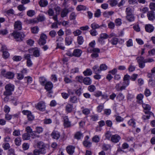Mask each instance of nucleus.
I'll list each match as a JSON object with an SVG mask.
<instances>
[{
    "mask_svg": "<svg viewBox=\"0 0 155 155\" xmlns=\"http://www.w3.org/2000/svg\"><path fill=\"white\" fill-rule=\"evenodd\" d=\"M91 120L93 121H96L98 120V116L97 114H94L91 116Z\"/></svg>",
    "mask_w": 155,
    "mask_h": 155,
    "instance_id": "obj_54",
    "label": "nucleus"
},
{
    "mask_svg": "<svg viewBox=\"0 0 155 155\" xmlns=\"http://www.w3.org/2000/svg\"><path fill=\"white\" fill-rule=\"evenodd\" d=\"M128 123L129 125L132 126L133 127L135 128L136 127V122H135V120L134 119H130L128 121Z\"/></svg>",
    "mask_w": 155,
    "mask_h": 155,
    "instance_id": "obj_40",
    "label": "nucleus"
},
{
    "mask_svg": "<svg viewBox=\"0 0 155 155\" xmlns=\"http://www.w3.org/2000/svg\"><path fill=\"white\" fill-rule=\"evenodd\" d=\"M121 137L117 134L113 135L111 136L110 140L113 143H117L121 140Z\"/></svg>",
    "mask_w": 155,
    "mask_h": 155,
    "instance_id": "obj_8",
    "label": "nucleus"
},
{
    "mask_svg": "<svg viewBox=\"0 0 155 155\" xmlns=\"http://www.w3.org/2000/svg\"><path fill=\"white\" fill-rule=\"evenodd\" d=\"M73 41V39L71 37H66L65 38V44L69 45L71 44Z\"/></svg>",
    "mask_w": 155,
    "mask_h": 155,
    "instance_id": "obj_27",
    "label": "nucleus"
},
{
    "mask_svg": "<svg viewBox=\"0 0 155 155\" xmlns=\"http://www.w3.org/2000/svg\"><path fill=\"white\" fill-rule=\"evenodd\" d=\"M114 116L115 117V120L117 122H122L124 120V119L120 116L115 115Z\"/></svg>",
    "mask_w": 155,
    "mask_h": 155,
    "instance_id": "obj_51",
    "label": "nucleus"
},
{
    "mask_svg": "<svg viewBox=\"0 0 155 155\" xmlns=\"http://www.w3.org/2000/svg\"><path fill=\"white\" fill-rule=\"evenodd\" d=\"M47 36L44 33H42L40 37V38L38 40V44L40 45H44L46 43V39Z\"/></svg>",
    "mask_w": 155,
    "mask_h": 155,
    "instance_id": "obj_5",
    "label": "nucleus"
},
{
    "mask_svg": "<svg viewBox=\"0 0 155 155\" xmlns=\"http://www.w3.org/2000/svg\"><path fill=\"white\" fill-rule=\"evenodd\" d=\"M146 115H144L143 116L142 118L144 120L149 119L151 115H153V114L150 111H144Z\"/></svg>",
    "mask_w": 155,
    "mask_h": 155,
    "instance_id": "obj_19",
    "label": "nucleus"
},
{
    "mask_svg": "<svg viewBox=\"0 0 155 155\" xmlns=\"http://www.w3.org/2000/svg\"><path fill=\"white\" fill-rule=\"evenodd\" d=\"M12 59L14 61H21L22 58L21 56H14Z\"/></svg>",
    "mask_w": 155,
    "mask_h": 155,
    "instance_id": "obj_59",
    "label": "nucleus"
},
{
    "mask_svg": "<svg viewBox=\"0 0 155 155\" xmlns=\"http://www.w3.org/2000/svg\"><path fill=\"white\" fill-rule=\"evenodd\" d=\"M30 53H33V55L35 57H38L40 56V51L37 48H32L29 49Z\"/></svg>",
    "mask_w": 155,
    "mask_h": 155,
    "instance_id": "obj_7",
    "label": "nucleus"
},
{
    "mask_svg": "<svg viewBox=\"0 0 155 155\" xmlns=\"http://www.w3.org/2000/svg\"><path fill=\"white\" fill-rule=\"evenodd\" d=\"M148 19L150 21H153L155 19V14L154 12H148L147 14Z\"/></svg>",
    "mask_w": 155,
    "mask_h": 155,
    "instance_id": "obj_12",
    "label": "nucleus"
},
{
    "mask_svg": "<svg viewBox=\"0 0 155 155\" xmlns=\"http://www.w3.org/2000/svg\"><path fill=\"white\" fill-rule=\"evenodd\" d=\"M14 76V74L13 73L11 72H7L5 78L9 79H12L13 78Z\"/></svg>",
    "mask_w": 155,
    "mask_h": 155,
    "instance_id": "obj_26",
    "label": "nucleus"
},
{
    "mask_svg": "<svg viewBox=\"0 0 155 155\" xmlns=\"http://www.w3.org/2000/svg\"><path fill=\"white\" fill-rule=\"evenodd\" d=\"M39 81L41 84L43 86H44L47 82L46 79L43 77H40L39 78Z\"/></svg>",
    "mask_w": 155,
    "mask_h": 155,
    "instance_id": "obj_45",
    "label": "nucleus"
},
{
    "mask_svg": "<svg viewBox=\"0 0 155 155\" xmlns=\"http://www.w3.org/2000/svg\"><path fill=\"white\" fill-rule=\"evenodd\" d=\"M14 85L11 84L6 85L5 87V91L4 92V95L6 96H10L12 94V92L14 91Z\"/></svg>",
    "mask_w": 155,
    "mask_h": 155,
    "instance_id": "obj_2",
    "label": "nucleus"
},
{
    "mask_svg": "<svg viewBox=\"0 0 155 155\" xmlns=\"http://www.w3.org/2000/svg\"><path fill=\"white\" fill-rule=\"evenodd\" d=\"M75 147L72 145H69L66 148L67 153L69 155H72L74 152Z\"/></svg>",
    "mask_w": 155,
    "mask_h": 155,
    "instance_id": "obj_10",
    "label": "nucleus"
},
{
    "mask_svg": "<svg viewBox=\"0 0 155 155\" xmlns=\"http://www.w3.org/2000/svg\"><path fill=\"white\" fill-rule=\"evenodd\" d=\"M83 73L85 76L91 75L92 74V71L89 68L87 69L85 71L83 72Z\"/></svg>",
    "mask_w": 155,
    "mask_h": 155,
    "instance_id": "obj_33",
    "label": "nucleus"
},
{
    "mask_svg": "<svg viewBox=\"0 0 155 155\" xmlns=\"http://www.w3.org/2000/svg\"><path fill=\"white\" fill-rule=\"evenodd\" d=\"M73 53L74 56L77 57H79L81 56L82 53V51L80 49H76L74 50Z\"/></svg>",
    "mask_w": 155,
    "mask_h": 155,
    "instance_id": "obj_17",
    "label": "nucleus"
},
{
    "mask_svg": "<svg viewBox=\"0 0 155 155\" xmlns=\"http://www.w3.org/2000/svg\"><path fill=\"white\" fill-rule=\"evenodd\" d=\"M3 54L2 55V56L3 58H4L5 59H6L8 58L10 54L8 51H4L2 52Z\"/></svg>",
    "mask_w": 155,
    "mask_h": 155,
    "instance_id": "obj_44",
    "label": "nucleus"
},
{
    "mask_svg": "<svg viewBox=\"0 0 155 155\" xmlns=\"http://www.w3.org/2000/svg\"><path fill=\"white\" fill-rule=\"evenodd\" d=\"M117 98L120 101H123L124 98V96L122 93H120L117 95Z\"/></svg>",
    "mask_w": 155,
    "mask_h": 155,
    "instance_id": "obj_49",
    "label": "nucleus"
},
{
    "mask_svg": "<svg viewBox=\"0 0 155 155\" xmlns=\"http://www.w3.org/2000/svg\"><path fill=\"white\" fill-rule=\"evenodd\" d=\"M142 106L144 110V111H150V110L151 107L148 104H142Z\"/></svg>",
    "mask_w": 155,
    "mask_h": 155,
    "instance_id": "obj_37",
    "label": "nucleus"
},
{
    "mask_svg": "<svg viewBox=\"0 0 155 155\" xmlns=\"http://www.w3.org/2000/svg\"><path fill=\"white\" fill-rule=\"evenodd\" d=\"M91 28L94 30L100 27L99 25L95 22L92 23L91 25Z\"/></svg>",
    "mask_w": 155,
    "mask_h": 155,
    "instance_id": "obj_47",
    "label": "nucleus"
},
{
    "mask_svg": "<svg viewBox=\"0 0 155 155\" xmlns=\"http://www.w3.org/2000/svg\"><path fill=\"white\" fill-rule=\"evenodd\" d=\"M76 9L78 11L81 10H85L86 9V7L85 6L83 5H78Z\"/></svg>",
    "mask_w": 155,
    "mask_h": 155,
    "instance_id": "obj_41",
    "label": "nucleus"
},
{
    "mask_svg": "<svg viewBox=\"0 0 155 155\" xmlns=\"http://www.w3.org/2000/svg\"><path fill=\"white\" fill-rule=\"evenodd\" d=\"M37 19L39 21H42L45 20V18L44 15H40L38 16Z\"/></svg>",
    "mask_w": 155,
    "mask_h": 155,
    "instance_id": "obj_43",
    "label": "nucleus"
},
{
    "mask_svg": "<svg viewBox=\"0 0 155 155\" xmlns=\"http://www.w3.org/2000/svg\"><path fill=\"white\" fill-rule=\"evenodd\" d=\"M70 101L73 103H75L77 102V98L75 96L71 97L70 99Z\"/></svg>",
    "mask_w": 155,
    "mask_h": 155,
    "instance_id": "obj_50",
    "label": "nucleus"
},
{
    "mask_svg": "<svg viewBox=\"0 0 155 155\" xmlns=\"http://www.w3.org/2000/svg\"><path fill=\"white\" fill-rule=\"evenodd\" d=\"M133 10L132 8L128 7L126 9L125 13L126 15L133 14Z\"/></svg>",
    "mask_w": 155,
    "mask_h": 155,
    "instance_id": "obj_29",
    "label": "nucleus"
},
{
    "mask_svg": "<svg viewBox=\"0 0 155 155\" xmlns=\"http://www.w3.org/2000/svg\"><path fill=\"white\" fill-rule=\"evenodd\" d=\"M48 14L50 16H53L54 12L52 8H49L47 11Z\"/></svg>",
    "mask_w": 155,
    "mask_h": 155,
    "instance_id": "obj_58",
    "label": "nucleus"
},
{
    "mask_svg": "<svg viewBox=\"0 0 155 155\" xmlns=\"http://www.w3.org/2000/svg\"><path fill=\"white\" fill-rule=\"evenodd\" d=\"M107 2L111 7L115 6L117 4V0H109Z\"/></svg>",
    "mask_w": 155,
    "mask_h": 155,
    "instance_id": "obj_32",
    "label": "nucleus"
},
{
    "mask_svg": "<svg viewBox=\"0 0 155 155\" xmlns=\"http://www.w3.org/2000/svg\"><path fill=\"white\" fill-rule=\"evenodd\" d=\"M69 12L68 9L65 8L62 9L61 11V17L64 18L66 16Z\"/></svg>",
    "mask_w": 155,
    "mask_h": 155,
    "instance_id": "obj_20",
    "label": "nucleus"
},
{
    "mask_svg": "<svg viewBox=\"0 0 155 155\" xmlns=\"http://www.w3.org/2000/svg\"><path fill=\"white\" fill-rule=\"evenodd\" d=\"M37 108L41 111H44L45 108V103L42 102H39L38 104Z\"/></svg>",
    "mask_w": 155,
    "mask_h": 155,
    "instance_id": "obj_16",
    "label": "nucleus"
},
{
    "mask_svg": "<svg viewBox=\"0 0 155 155\" xmlns=\"http://www.w3.org/2000/svg\"><path fill=\"white\" fill-rule=\"evenodd\" d=\"M118 42V39L116 38H113L110 41V43L113 45H116Z\"/></svg>",
    "mask_w": 155,
    "mask_h": 155,
    "instance_id": "obj_46",
    "label": "nucleus"
},
{
    "mask_svg": "<svg viewBox=\"0 0 155 155\" xmlns=\"http://www.w3.org/2000/svg\"><path fill=\"white\" fill-rule=\"evenodd\" d=\"M83 83L85 85H89L92 83L91 79L89 77H85L84 78Z\"/></svg>",
    "mask_w": 155,
    "mask_h": 155,
    "instance_id": "obj_21",
    "label": "nucleus"
},
{
    "mask_svg": "<svg viewBox=\"0 0 155 155\" xmlns=\"http://www.w3.org/2000/svg\"><path fill=\"white\" fill-rule=\"evenodd\" d=\"M39 4L41 7H44L48 5V2L47 0H40Z\"/></svg>",
    "mask_w": 155,
    "mask_h": 155,
    "instance_id": "obj_25",
    "label": "nucleus"
},
{
    "mask_svg": "<svg viewBox=\"0 0 155 155\" xmlns=\"http://www.w3.org/2000/svg\"><path fill=\"white\" fill-rule=\"evenodd\" d=\"M22 139L24 140H28L30 139V134L28 133H25L22 135Z\"/></svg>",
    "mask_w": 155,
    "mask_h": 155,
    "instance_id": "obj_31",
    "label": "nucleus"
},
{
    "mask_svg": "<svg viewBox=\"0 0 155 155\" xmlns=\"http://www.w3.org/2000/svg\"><path fill=\"white\" fill-rule=\"evenodd\" d=\"M114 13V12L112 11L104 12L103 15L105 17L109 18L110 16H111L113 15Z\"/></svg>",
    "mask_w": 155,
    "mask_h": 155,
    "instance_id": "obj_34",
    "label": "nucleus"
},
{
    "mask_svg": "<svg viewBox=\"0 0 155 155\" xmlns=\"http://www.w3.org/2000/svg\"><path fill=\"white\" fill-rule=\"evenodd\" d=\"M24 80L25 82L27 83L28 84L31 83L32 79V78L30 76L25 77L24 78Z\"/></svg>",
    "mask_w": 155,
    "mask_h": 155,
    "instance_id": "obj_35",
    "label": "nucleus"
},
{
    "mask_svg": "<svg viewBox=\"0 0 155 155\" xmlns=\"http://www.w3.org/2000/svg\"><path fill=\"white\" fill-rule=\"evenodd\" d=\"M43 131V128L40 127H38L36 128L35 131L38 133L39 134L41 133Z\"/></svg>",
    "mask_w": 155,
    "mask_h": 155,
    "instance_id": "obj_60",
    "label": "nucleus"
},
{
    "mask_svg": "<svg viewBox=\"0 0 155 155\" xmlns=\"http://www.w3.org/2000/svg\"><path fill=\"white\" fill-rule=\"evenodd\" d=\"M41 154V152L38 149H35L33 151V155H40Z\"/></svg>",
    "mask_w": 155,
    "mask_h": 155,
    "instance_id": "obj_64",
    "label": "nucleus"
},
{
    "mask_svg": "<svg viewBox=\"0 0 155 155\" xmlns=\"http://www.w3.org/2000/svg\"><path fill=\"white\" fill-rule=\"evenodd\" d=\"M35 12L34 10H30L28 11L27 12V15L30 17H32L35 14Z\"/></svg>",
    "mask_w": 155,
    "mask_h": 155,
    "instance_id": "obj_36",
    "label": "nucleus"
},
{
    "mask_svg": "<svg viewBox=\"0 0 155 155\" xmlns=\"http://www.w3.org/2000/svg\"><path fill=\"white\" fill-rule=\"evenodd\" d=\"M11 35L13 36L15 39H17V41L21 40L25 36V35L22 32L16 31H14L11 34Z\"/></svg>",
    "mask_w": 155,
    "mask_h": 155,
    "instance_id": "obj_3",
    "label": "nucleus"
},
{
    "mask_svg": "<svg viewBox=\"0 0 155 155\" xmlns=\"http://www.w3.org/2000/svg\"><path fill=\"white\" fill-rule=\"evenodd\" d=\"M18 9L20 11H23L26 9V7H25L23 5H19L17 7Z\"/></svg>",
    "mask_w": 155,
    "mask_h": 155,
    "instance_id": "obj_53",
    "label": "nucleus"
},
{
    "mask_svg": "<svg viewBox=\"0 0 155 155\" xmlns=\"http://www.w3.org/2000/svg\"><path fill=\"white\" fill-rule=\"evenodd\" d=\"M111 148V146L110 144H104L103 145V149L104 150L107 151Z\"/></svg>",
    "mask_w": 155,
    "mask_h": 155,
    "instance_id": "obj_52",
    "label": "nucleus"
},
{
    "mask_svg": "<svg viewBox=\"0 0 155 155\" xmlns=\"http://www.w3.org/2000/svg\"><path fill=\"white\" fill-rule=\"evenodd\" d=\"M96 90L95 85H91L87 87V90L90 92H93Z\"/></svg>",
    "mask_w": 155,
    "mask_h": 155,
    "instance_id": "obj_39",
    "label": "nucleus"
},
{
    "mask_svg": "<svg viewBox=\"0 0 155 155\" xmlns=\"http://www.w3.org/2000/svg\"><path fill=\"white\" fill-rule=\"evenodd\" d=\"M126 17L127 20L129 22L134 21L135 19V17L133 14L127 15Z\"/></svg>",
    "mask_w": 155,
    "mask_h": 155,
    "instance_id": "obj_23",
    "label": "nucleus"
},
{
    "mask_svg": "<svg viewBox=\"0 0 155 155\" xmlns=\"http://www.w3.org/2000/svg\"><path fill=\"white\" fill-rule=\"evenodd\" d=\"M143 97V95L142 94H139L137 96V101L139 104H142L143 102L142 99Z\"/></svg>",
    "mask_w": 155,
    "mask_h": 155,
    "instance_id": "obj_24",
    "label": "nucleus"
},
{
    "mask_svg": "<svg viewBox=\"0 0 155 155\" xmlns=\"http://www.w3.org/2000/svg\"><path fill=\"white\" fill-rule=\"evenodd\" d=\"M31 30L32 33L36 34L39 31V28L37 26H35L31 28Z\"/></svg>",
    "mask_w": 155,
    "mask_h": 155,
    "instance_id": "obj_42",
    "label": "nucleus"
},
{
    "mask_svg": "<svg viewBox=\"0 0 155 155\" xmlns=\"http://www.w3.org/2000/svg\"><path fill=\"white\" fill-rule=\"evenodd\" d=\"M76 79L77 81L81 83L82 82L83 83L84 78H83V77L81 76H77L76 78Z\"/></svg>",
    "mask_w": 155,
    "mask_h": 155,
    "instance_id": "obj_56",
    "label": "nucleus"
},
{
    "mask_svg": "<svg viewBox=\"0 0 155 155\" xmlns=\"http://www.w3.org/2000/svg\"><path fill=\"white\" fill-rule=\"evenodd\" d=\"M52 138L54 139L58 140L60 137V133L58 131L54 130L51 134Z\"/></svg>",
    "mask_w": 155,
    "mask_h": 155,
    "instance_id": "obj_13",
    "label": "nucleus"
},
{
    "mask_svg": "<svg viewBox=\"0 0 155 155\" xmlns=\"http://www.w3.org/2000/svg\"><path fill=\"white\" fill-rule=\"evenodd\" d=\"M73 33L75 36H77L81 34L82 31L80 30L77 29L76 31H74Z\"/></svg>",
    "mask_w": 155,
    "mask_h": 155,
    "instance_id": "obj_63",
    "label": "nucleus"
},
{
    "mask_svg": "<svg viewBox=\"0 0 155 155\" xmlns=\"http://www.w3.org/2000/svg\"><path fill=\"white\" fill-rule=\"evenodd\" d=\"M137 62L138 64V66L139 68H144L145 66V60L144 58L142 56L138 57L136 58Z\"/></svg>",
    "mask_w": 155,
    "mask_h": 155,
    "instance_id": "obj_4",
    "label": "nucleus"
},
{
    "mask_svg": "<svg viewBox=\"0 0 155 155\" xmlns=\"http://www.w3.org/2000/svg\"><path fill=\"white\" fill-rule=\"evenodd\" d=\"M146 31L148 32L151 33L154 30V27L151 24L146 25L145 26Z\"/></svg>",
    "mask_w": 155,
    "mask_h": 155,
    "instance_id": "obj_15",
    "label": "nucleus"
},
{
    "mask_svg": "<svg viewBox=\"0 0 155 155\" xmlns=\"http://www.w3.org/2000/svg\"><path fill=\"white\" fill-rule=\"evenodd\" d=\"M37 148L41 152V154H45L49 150V146L42 141H39L37 143Z\"/></svg>",
    "mask_w": 155,
    "mask_h": 155,
    "instance_id": "obj_1",
    "label": "nucleus"
},
{
    "mask_svg": "<svg viewBox=\"0 0 155 155\" xmlns=\"http://www.w3.org/2000/svg\"><path fill=\"white\" fill-rule=\"evenodd\" d=\"M24 58L27 61V65L28 67H31L32 64V63L30 59L31 58V55L29 54H25L24 55Z\"/></svg>",
    "mask_w": 155,
    "mask_h": 155,
    "instance_id": "obj_11",
    "label": "nucleus"
},
{
    "mask_svg": "<svg viewBox=\"0 0 155 155\" xmlns=\"http://www.w3.org/2000/svg\"><path fill=\"white\" fill-rule=\"evenodd\" d=\"M101 12L100 9H98L94 13V16L95 17L98 18L100 17L101 15Z\"/></svg>",
    "mask_w": 155,
    "mask_h": 155,
    "instance_id": "obj_62",
    "label": "nucleus"
},
{
    "mask_svg": "<svg viewBox=\"0 0 155 155\" xmlns=\"http://www.w3.org/2000/svg\"><path fill=\"white\" fill-rule=\"evenodd\" d=\"M74 137L75 139L77 140H80L81 137H83V134L80 132H78L75 134Z\"/></svg>",
    "mask_w": 155,
    "mask_h": 155,
    "instance_id": "obj_28",
    "label": "nucleus"
},
{
    "mask_svg": "<svg viewBox=\"0 0 155 155\" xmlns=\"http://www.w3.org/2000/svg\"><path fill=\"white\" fill-rule=\"evenodd\" d=\"M77 41L78 44L82 45L84 41V39L82 36H78L77 37Z\"/></svg>",
    "mask_w": 155,
    "mask_h": 155,
    "instance_id": "obj_38",
    "label": "nucleus"
},
{
    "mask_svg": "<svg viewBox=\"0 0 155 155\" xmlns=\"http://www.w3.org/2000/svg\"><path fill=\"white\" fill-rule=\"evenodd\" d=\"M44 86L45 89L48 91H51L53 87V84L51 81L47 82Z\"/></svg>",
    "mask_w": 155,
    "mask_h": 155,
    "instance_id": "obj_14",
    "label": "nucleus"
},
{
    "mask_svg": "<svg viewBox=\"0 0 155 155\" xmlns=\"http://www.w3.org/2000/svg\"><path fill=\"white\" fill-rule=\"evenodd\" d=\"M2 147L4 150H8L10 147V144L8 143H3L2 145Z\"/></svg>",
    "mask_w": 155,
    "mask_h": 155,
    "instance_id": "obj_57",
    "label": "nucleus"
},
{
    "mask_svg": "<svg viewBox=\"0 0 155 155\" xmlns=\"http://www.w3.org/2000/svg\"><path fill=\"white\" fill-rule=\"evenodd\" d=\"M57 48H60L62 50H64L65 47L63 46V44L61 42H57Z\"/></svg>",
    "mask_w": 155,
    "mask_h": 155,
    "instance_id": "obj_55",
    "label": "nucleus"
},
{
    "mask_svg": "<svg viewBox=\"0 0 155 155\" xmlns=\"http://www.w3.org/2000/svg\"><path fill=\"white\" fill-rule=\"evenodd\" d=\"M22 23L20 21H15L14 24V28L15 31L20 30L22 29Z\"/></svg>",
    "mask_w": 155,
    "mask_h": 155,
    "instance_id": "obj_9",
    "label": "nucleus"
},
{
    "mask_svg": "<svg viewBox=\"0 0 155 155\" xmlns=\"http://www.w3.org/2000/svg\"><path fill=\"white\" fill-rule=\"evenodd\" d=\"M108 35L106 33H101L100 35V37L104 39L108 38Z\"/></svg>",
    "mask_w": 155,
    "mask_h": 155,
    "instance_id": "obj_61",
    "label": "nucleus"
},
{
    "mask_svg": "<svg viewBox=\"0 0 155 155\" xmlns=\"http://www.w3.org/2000/svg\"><path fill=\"white\" fill-rule=\"evenodd\" d=\"M84 146L86 147H90L91 146V143L89 141L85 140H84L83 142Z\"/></svg>",
    "mask_w": 155,
    "mask_h": 155,
    "instance_id": "obj_30",
    "label": "nucleus"
},
{
    "mask_svg": "<svg viewBox=\"0 0 155 155\" xmlns=\"http://www.w3.org/2000/svg\"><path fill=\"white\" fill-rule=\"evenodd\" d=\"M63 124L65 128H69L73 126L71 123V122L69 120L68 116H65L63 117Z\"/></svg>",
    "mask_w": 155,
    "mask_h": 155,
    "instance_id": "obj_6",
    "label": "nucleus"
},
{
    "mask_svg": "<svg viewBox=\"0 0 155 155\" xmlns=\"http://www.w3.org/2000/svg\"><path fill=\"white\" fill-rule=\"evenodd\" d=\"M73 109V106L72 104H67L65 106V110L68 113L71 112Z\"/></svg>",
    "mask_w": 155,
    "mask_h": 155,
    "instance_id": "obj_18",
    "label": "nucleus"
},
{
    "mask_svg": "<svg viewBox=\"0 0 155 155\" xmlns=\"http://www.w3.org/2000/svg\"><path fill=\"white\" fill-rule=\"evenodd\" d=\"M21 139L19 137H17L15 140V144L17 146H19L21 144Z\"/></svg>",
    "mask_w": 155,
    "mask_h": 155,
    "instance_id": "obj_48",
    "label": "nucleus"
},
{
    "mask_svg": "<svg viewBox=\"0 0 155 155\" xmlns=\"http://www.w3.org/2000/svg\"><path fill=\"white\" fill-rule=\"evenodd\" d=\"M93 70L94 73L95 74H98L101 72L100 68H99L97 65L94 66L93 68Z\"/></svg>",
    "mask_w": 155,
    "mask_h": 155,
    "instance_id": "obj_22",
    "label": "nucleus"
}]
</instances>
